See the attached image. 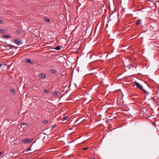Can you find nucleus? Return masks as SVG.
Instances as JSON below:
<instances>
[{"label": "nucleus", "mask_w": 159, "mask_h": 159, "mask_svg": "<svg viewBox=\"0 0 159 159\" xmlns=\"http://www.w3.org/2000/svg\"><path fill=\"white\" fill-rule=\"evenodd\" d=\"M88 148V147H86V148H83L82 149L84 150H86Z\"/></svg>", "instance_id": "obj_31"}, {"label": "nucleus", "mask_w": 159, "mask_h": 159, "mask_svg": "<svg viewBox=\"0 0 159 159\" xmlns=\"http://www.w3.org/2000/svg\"><path fill=\"white\" fill-rule=\"evenodd\" d=\"M142 91H143L144 93L146 94V95H148L149 93L147 92L145 90H144L143 89Z\"/></svg>", "instance_id": "obj_16"}, {"label": "nucleus", "mask_w": 159, "mask_h": 159, "mask_svg": "<svg viewBox=\"0 0 159 159\" xmlns=\"http://www.w3.org/2000/svg\"><path fill=\"white\" fill-rule=\"evenodd\" d=\"M61 134H60V136H61Z\"/></svg>", "instance_id": "obj_45"}, {"label": "nucleus", "mask_w": 159, "mask_h": 159, "mask_svg": "<svg viewBox=\"0 0 159 159\" xmlns=\"http://www.w3.org/2000/svg\"><path fill=\"white\" fill-rule=\"evenodd\" d=\"M71 129V128H70V130H71V129Z\"/></svg>", "instance_id": "obj_42"}, {"label": "nucleus", "mask_w": 159, "mask_h": 159, "mask_svg": "<svg viewBox=\"0 0 159 159\" xmlns=\"http://www.w3.org/2000/svg\"><path fill=\"white\" fill-rule=\"evenodd\" d=\"M66 56L65 54L60 53V63H63L66 61Z\"/></svg>", "instance_id": "obj_2"}, {"label": "nucleus", "mask_w": 159, "mask_h": 159, "mask_svg": "<svg viewBox=\"0 0 159 159\" xmlns=\"http://www.w3.org/2000/svg\"><path fill=\"white\" fill-rule=\"evenodd\" d=\"M39 76L43 79H44L46 77V76L43 73H40L39 74Z\"/></svg>", "instance_id": "obj_9"}, {"label": "nucleus", "mask_w": 159, "mask_h": 159, "mask_svg": "<svg viewBox=\"0 0 159 159\" xmlns=\"http://www.w3.org/2000/svg\"><path fill=\"white\" fill-rule=\"evenodd\" d=\"M34 139L32 138V139Z\"/></svg>", "instance_id": "obj_43"}, {"label": "nucleus", "mask_w": 159, "mask_h": 159, "mask_svg": "<svg viewBox=\"0 0 159 159\" xmlns=\"http://www.w3.org/2000/svg\"><path fill=\"white\" fill-rule=\"evenodd\" d=\"M66 73V72L64 71H63V73H62V75H64Z\"/></svg>", "instance_id": "obj_32"}, {"label": "nucleus", "mask_w": 159, "mask_h": 159, "mask_svg": "<svg viewBox=\"0 0 159 159\" xmlns=\"http://www.w3.org/2000/svg\"><path fill=\"white\" fill-rule=\"evenodd\" d=\"M80 138V137H79L78 138H76L75 139H78L79 138Z\"/></svg>", "instance_id": "obj_37"}, {"label": "nucleus", "mask_w": 159, "mask_h": 159, "mask_svg": "<svg viewBox=\"0 0 159 159\" xmlns=\"http://www.w3.org/2000/svg\"><path fill=\"white\" fill-rule=\"evenodd\" d=\"M58 93H59L57 91H55L53 93V95L54 96L57 95L58 94Z\"/></svg>", "instance_id": "obj_21"}, {"label": "nucleus", "mask_w": 159, "mask_h": 159, "mask_svg": "<svg viewBox=\"0 0 159 159\" xmlns=\"http://www.w3.org/2000/svg\"><path fill=\"white\" fill-rule=\"evenodd\" d=\"M14 141H13L12 142H14L13 143V144H16V145H18V144H19L20 143V141H17V140H16V142H14Z\"/></svg>", "instance_id": "obj_13"}, {"label": "nucleus", "mask_w": 159, "mask_h": 159, "mask_svg": "<svg viewBox=\"0 0 159 159\" xmlns=\"http://www.w3.org/2000/svg\"><path fill=\"white\" fill-rule=\"evenodd\" d=\"M44 92L45 93H49V91H48L47 89H45L44 90Z\"/></svg>", "instance_id": "obj_28"}, {"label": "nucleus", "mask_w": 159, "mask_h": 159, "mask_svg": "<svg viewBox=\"0 0 159 159\" xmlns=\"http://www.w3.org/2000/svg\"><path fill=\"white\" fill-rule=\"evenodd\" d=\"M50 72L52 74H55L56 72L54 70H50Z\"/></svg>", "instance_id": "obj_19"}, {"label": "nucleus", "mask_w": 159, "mask_h": 159, "mask_svg": "<svg viewBox=\"0 0 159 159\" xmlns=\"http://www.w3.org/2000/svg\"><path fill=\"white\" fill-rule=\"evenodd\" d=\"M63 96V95H62L60 97V98H61V97Z\"/></svg>", "instance_id": "obj_39"}, {"label": "nucleus", "mask_w": 159, "mask_h": 159, "mask_svg": "<svg viewBox=\"0 0 159 159\" xmlns=\"http://www.w3.org/2000/svg\"><path fill=\"white\" fill-rule=\"evenodd\" d=\"M27 126L28 125L26 123H22L21 125V126L23 127V129L27 128Z\"/></svg>", "instance_id": "obj_10"}, {"label": "nucleus", "mask_w": 159, "mask_h": 159, "mask_svg": "<svg viewBox=\"0 0 159 159\" xmlns=\"http://www.w3.org/2000/svg\"><path fill=\"white\" fill-rule=\"evenodd\" d=\"M2 154V152H0V156Z\"/></svg>", "instance_id": "obj_34"}, {"label": "nucleus", "mask_w": 159, "mask_h": 159, "mask_svg": "<svg viewBox=\"0 0 159 159\" xmlns=\"http://www.w3.org/2000/svg\"><path fill=\"white\" fill-rule=\"evenodd\" d=\"M66 115L67 114L66 113H65L64 114H63V118H62V119H61V121H63L65 120L66 119L68 118V116H66Z\"/></svg>", "instance_id": "obj_5"}, {"label": "nucleus", "mask_w": 159, "mask_h": 159, "mask_svg": "<svg viewBox=\"0 0 159 159\" xmlns=\"http://www.w3.org/2000/svg\"><path fill=\"white\" fill-rule=\"evenodd\" d=\"M13 42L17 43L18 45H20L21 43V41L19 39H14L13 40Z\"/></svg>", "instance_id": "obj_7"}, {"label": "nucleus", "mask_w": 159, "mask_h": 159, "mask_svg": "<svg viewBox=\"0 0 159 159\" xmlns=\"http://www.w3.org/2000/svg\"><path fill=\"white\" fill-rule=\"evenodd\" d=\"M63 35H60V50L61 48H64V46L66 44L67 41L66 39L63 37Z\"/></svg>", "instance_id": "obj_1"}, {"label": "nucleus", "mask_w": 159, "mask_h": 159, "mask_svg": "<svg viewBox=\"0 0 159 159\" xmlns=\"http://www.w3.org/2000/svg\"><path fill=\"white\" fill-rule=\"evenodd\" d=\"M61 83H63V81H62V82H61ZM68 84V82L67 81H66L65 82H64L63 83V84L62 85V87L60 89V91H63L64 90V89L65 88V87H66L67 86V85Z\"/></svg>", "instance_id": "obj_3"}, {"label": "nucleus", "mask_w": 159, "mask_h": 159, "mask_svg": "<svg viewBox=\"0 0 159 159\" xmlns=\"http://www.w3.org/2000/svg\"><path fill=\"white\" fill-rule=\"evenodd\" d=\"M7 46L10 47V48H12L14 47L13 46H12L11 44H8L7 45Z\"/></svg>", "instance_id": "obj_22"}, {"label": "nucleus", "mask_w": 159, "mask_h": 159, "mask_svg": "<svg viewBox=\"0 0 159 159\" xmlns=\"http://www.w3.org/2000/svg\"><path fill=\"white\" fill-rule=\"evenodd\" d=\"M56 139H58V138H56Z\"/></svg>", "instance_id": "obj_44"}, {"label": "nucleus", "mask_w": 159, "mask_h": 159, "mask_svg": "<svg viewBox=\"0 0 159 159\" xmlns=\"http://www.w3.org/2000/svg\"><path fill=\"white\" fill-rule=\"evenodd\" d=\"M21 31L20 30H18L16 32V34H20L21 33Z\"/></svg>", "instance_id": "obj_17"}, {"label": "nucleus", "mask_w": 159, "mask_h": 159, "mask_svg": "<svg viewBox=\"0 0 159 159\" xmlns=\"http://www.w3.org/2000/svg\"><path fill=\"white\" fill-rule=\"evenodd\" d=\"M42 123L43 124H47L48 123V121L47 120H45L42 121Z\"/></svg>", "instance_id": "obj_14"}, {"label": "nucleus", "mask_w": 159, "mask_h": 159, "mask_svg": "<svg viewBox=\"0 0 159 159\" xmlns=\"http://www.w3.org/2000/svg\"><path fill=\"white\" fill-rule=\"evenodd\" d=\"M63 51V50H61V51H60V52H62Z\"/></svg>", "instance_id": "obj_41"}, {"label": "nucleus", "mask_w": 159, "mask_h": 159, "mask_svg": "<svg viewBox=\"0 0 159 159\" xmlns=\"http://www.w3.org/2000/svg\"><path fill=\"white\" fill-rule=\"evenodd\" d=\"M32 140H22V142L23 143H29L31 142Z\"/></svg>", "instance_id": "obj_6"}, {"label": "nucleus", "mask_w": 159, "mask_h": 159, "mask_svg": "<svg viewBox=\"0 0 159 159\" xmlns=\"http://www.w3.org/2000/svg\"><path fill=\"white\" fill-rule=\"evenodd\" d=\"M63 113H62V115H61V114H60V121H61V119H62V118H63ZM60 123H62V122H61L60 121Z\"/></svg>", "instance_id": "obj_27"}, {"label": "nucleus", "mask_w": 159, "mask_h": 159, "mask_svg": "<svg viewBox=\"0 0 159 159\" xmlns=\"http://www.w3.org/2000/svg\"><path fill=\"white\" fill-rule=\"evenodd\" d=\"M4 23V21L0 19V23L3 24Z\"/></svg>", "instance_id": "obj_30"}, {"label": "nucleus", "mask_w": 159, "mask_h": 159, "mask_svg": "<svg viewBox=\"0 0 159 159\" xmlns=\"http://www.w3.org/2000/svg\"><path fill=\"white\" fill-rule=\"evenodd\" d=\"M28 139V138H26V139Z\"/></svg>", "instance_id": "obj_40"}, {"label": "nucleus", "mask_w": 159, "mask_h": 159, "mask_svg": "<svg viewBox=\"0 0 159 159\" xmlns=\"http://www.w3.org/2000/svg\"><path fill=\"white\" fill-rule=\"evenodd\" d=\"M134 83L135 85L136 86L137 88H138L140 90H143V88L142 86L139 83H138L137 82H135Z\"/></svg>", "instance_id": "obj_4"}, {"label": "nucleus", "mask_w": 159, "mask_h": 159, "mask_svg": "<svg viewBox=\"0 0 159 159\" xmlns=\"http://www.w3.org/2000/svg\"><path fill=\"white\" fill-rule=\"evenodd\" d=\"M65 109L64 108H62L61 109H60V111H61V112H60V113H61L62 112H63L64 110H65Z\"/></svg>", "instance_id": "obj_25"}, {"label": "nucleus", "mask_w": 159, "mask_h": 159, "mask_svg": "<svg viewBox=\"0 0 159 159\" xmlns=\"http://www.w3.org/2000/svg\"><path fill=\"white\" fill-rule=\"evenodd\" d=\"M55 49L57 50H60V45H58L55 48Z\"/></svg>", "instance_id": "obj_26"}, {"label": "nucleus", "mask_w": 159, "mask_h": 159, "mask_svg": "<svg viewBox=\"0 0 159 159\" xmlns=\"http://www.w3.org/2000/svg\"><path fill=\"white\" fill-rule=\"evenodd\" d=\"M2 66V64L0 63V67Z\"/></svg>", "instance_id": "obj_35"}, {"label": "nucleus", "mask_w": 159, "mask_h": 159, "mask_svg": "<svg viewBox=\"0 0 159 159\" xmlns=\"http://www.w3.org/2000/svg\"><path fill=\"white\" fill-rule=\"evenodd\" d=\"M56 126V125H53L51 127V129H52L54 128Z\"/></svg>", "instance_id": "obj_29"}, {"label": "nucleus", "mask_w": 159, "mask_h": 159, "mask_svg": "<svg viewBox=\"0 0 159 159\" xmlns=\"http://www.w3.org/2000/svg\"><path fill=\"white\" fill-rule=\"evenodd\" d=\"M44 20L45 21L48 22H49L50 21L49 19L48 18H44Z\"/></svg>", "instance_id": "obj_20"}, {"label": "nucleus", "mask_w": 159, "mask_h": 159, "mask_svg": "<svg viewBox=\"0 0 159 159\" xmlns=\"http://www.w3.org/2000/svg\"><path fill=\"white\" fill-rule=\"evenodd\" d=\"M141 22V20L140 19H139L137 20V22L135 24L136 25H139Z\"/></svg>", "instance_id": "obj_12"}, {"label": "nucleus", "mask_w": 159, "mask_h": 159, "mask_svg": "<svg viewBox=\"0 0 159 159\" xmlns=\"http://www.w3.org/2000/svg\"><path fill=\"white\" fill-rule=\"evenodd\" d=\"M10 91L11 93H12L15 94V91L14 89L13 88H11L10 89Z\"/></svg>", "instance_id": "obj_11"}, {"label": "nucleus", "mask_w": 159, "mask_h": 159, "mask_svg": "<svg viewBox=\"0 0 159 159\" xmlns=\"http://www.w3.org/2000/svg\"><path fill=\"white\" fill-rule=\"evenodd\" d=\"M35 142H33V143H32V144L31 145V146H30V147L29 148H28V149L27 150H26V151H30L31 150V147L32 146V145H33V143H35Z\"/></svg>", "instance_id": "obj_18"}, {"label": "nucleus", "mask_w": 159, "mask_h": 159, "mask_svg": "<svg viewBox=\"0 0 159 159\" xmlns=\"http://www.w3.org/2000/svg\"><path fill=\"white\" fill-rule=\"evenodd\" d=\"M91 159H96L95 158V157H93Z\"/></svg>", "instance_id": "obj_38"}, {"label": "nucleus", "mask_w": 159, "mask_h": 159, "mask_svg": "<svg viewBox=\"0 0 159 159\" xmlns=\"http://www.w3.org/2000/svg\"><path fill=\"white\" fill-rule=\"evenodd\" d=\"M26 62L27 63H30L31 65H34V63L33 62L31 61V60L30 59H28L27 60L25 59Z\"/></svg>", "instance_id": "obj_8"}, {"label": "nucleus", "mask_w": 159, "mask_h": 159, "mask_svg": "<svg viewBox=\"0 0 159 159\" xmlns=\"http://www.w3.org/2000/svg\"><path fill=\"white\" fill-rule=\"evenodd\" d=\"M5 38H10L11 37L10 35H5L3 36Z\"/></svg>", "instance_id": "obj_15"}, {"label": "nucleus", "mask_w": 159, "mask_h": 159, "mask_svg": "<svg viewBox=\"0 0 159 159\" xmlns=\"http://www.w3.org/2000/svg\"><path fill=\"white\" fill-rule=\"evenodd\" d=\"M4 30H2V29H0V33H1L2 34L4 33Z\"/></svg>", "instance_id": "obj_23"}, {"label": "nucleus", "mask_w": 159, "mask_h": 159, "mask_svg": "<svg viewBox=\"0 0 159 159\" xmlns=\"http://www.w3.org/2000/svg\"><path fill=\"white\" fill-rule=\"evenodd\" d=\"M153 0H149V1H150L151 2H152V1H153Z\"/></svg>", "instance_id": "obj_36"}, {"label": "nucleus", "mask_w": 159, "mask_h": 159, "mask_svg": "<svg viewBox=\"0 0 159 159\" xmlns=\"http://www.w3.org/2000/svg\"><path fill=\"white\" fill-rule=\"evenodd\" d=\"M128 66V68H130L132 67H133L134 66H133V64H129Z\"/></svg>", "instance_id": "obj_24"}, {"label": "nucleus", "mask_w": 159, "mask_h": 159, "mask_svg": "<svg viewBox=\"0 0 159 159\" xmlns=\"http://www.w3.org/2000/svg\"><path fill=\"white\" fill-rule=\"evenodd\" d=\"M75 141L74 140H73V141H70V142H68L69 143H72L73 142H74Z\"/></svg>", "instance_id": "obj_33"}]
</instances>
